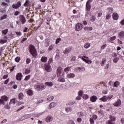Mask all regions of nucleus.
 <instances>
[{
    "label": "nucleus",
    "instance_id": "obj_10",
    "mask_svg": "<svg viewBox=\"0 0 124 124\" xmlns=\"http://www.w3.org/2000/svg\"><path fill=\"white\" fill-rule=\"evenodd\" d=\"M71 51H72V47L70 46L67 48H65L63 51V53L65 54V55H67V54H69Z\"/></svg>",
    "mask_w": 124,
    "mask_h": 124
},
{
    "label": "nucleus",
    "instance_id": "obj_26",
    "mask_svg": "<svg viewBox=\"0 0 124 124\" xmlns=\"http://www.w3.org/2000/svg\"><path fill=\"white\" fill-rule=\"evenodd\" d=\"M84 31H92L93 30V27H84Z\"/></svg>",
    "mask_w": 124,
    "mask_h": 124
},
{
    "label": "nucleus",
    "instance_id": "obj_35",
    "mask_svg": "<svg viewBox=\"0 0 124 124\" xmlns=\"http://www.w3.org/2000/svg\"><path fill=\"white\" fill-rule=\"evenodd\" d=\"M15 98H13L10 100L9 104L10 105H11V104H15Z\"/></svg>",
    "mask_w": 124,
    "mask_h": 124
},
{
    "label": "nucleus",
    "instance_id": "obj_21",
    "mask_svg": "<svg viewBox=\"0 0 124 124\" xmlns=\"http://www.w3.org/2000/svg\"><path fill=\"white\" fill-rule=\"evenodd\" d=\"M99 100L103 101V102H106L107 101V97L106 96H104L102 98H99Z\"/></svg>",
    "mask_w": 124,
    "mask_h": 124
},
{
    "label": "nucleus",
    "instance_id": "obj_3",
    "mask_svg": "<svg viewBox=\"0 0 124 124\" xmlns=\"http://www.w3.org/2000/svg\"><path fill=\"white\" fill-rule=\"evenodd\" d=\"M45 69L47 72H51L52 71V68L49 63H46L45 64Z\"/></svg>",
    "mask_w": 124,
    "mask_h": 124
},
{
    "label": "nucleus",
    "instance_id": "obj_2",
    "mask_svg": "<svg viewBox=\"0 0 124 124\" xmlns=\"http://www.w3.org/2000/svg\"><path fill=\"white\" fill-rule=\"evenodd\" d=\"M93 0H88L86 3V11L88 12L91 11L92 9V5L91 4V2H93Z\"/></svg>",
    "mask_w": 124,
    "mask_h": 124
},
{
    "label": "nucleus",
    "instance_id": "obj_23",
    "mask_svg": "<svg viewBox=\"0 0 124 124\" xmlns=\"http://www.w3.org/2000/svg\"><path fill=\"white\" fill-rule=\"evenodd\" d=\"M56 104L55 102H52L49 105V107H48V109L50 110V109H52L53 107H55L56 106Z\"/></svg>",
    "mask_w": 124,
    "mask_h": 124
},
{
    "label": "nucleus",
    "instance_id": "obj_42",
    "mask_svg": "<svg viewBox=\"0 0 124 124\" xmlns=\"http://www.w3.org/2000/svg\"><path fill=\"white\" fill-rule=\"evenodd\" d=\"M117 36H112L109 38V40H110V41H114V40H115Z\"/></svg>",
    "mask_w": 124,
    "mask_h": 124
},
{
    "label": "nucleus",
    "instance_id": "obj_8",
    "mask_svg": "<svg viewBox=\"0 0 124 124\" xmlns=\"http://www.w3.org/2000/svg\"><path fill=\"white\" fill-rule=\"evenodd\" d=\"M22 5V3L20 1H18L16 4H13L12 5L13 8H15V9H18L19 7H20Z\"/></svg>",
    "mask_w": 124,
    "mask_h": 124
},
{
    "label": "nucleus",
    "instance_id": "obj_53",
    "mask_svg": "<svg viewBox=\"0 0 124 124\" xmlns=\"http://www.w3.org/2000/svg\"><path fill=\"white\" fill-rule=\"evenodd\" d=\"M7 17V15H4L3 16L0 17V20L1 21V20H4V19H6Z\"/></svg>",
    "mask_w": 124,
    "mask_h": 124
},
{
    "label": "nucleus",
    "instance_id": "obj_7",
    "mask_svg": "<svg viewBox=\"0 0 124 124\" xmlns=\"http://www.w3.org/2000/svg\"><path fill=\"white\" fill-rule=\"evenodd\" d=\"M19 20H21V24L22 25H24V24H25V23H26V22L27 21V20H26V17H25V16L23 15H20L19 17H18Z\"/></svg>",
    "mask_w": 124,
    "mask_h": 124
},
{
    "label": "nucleus",
    "instance_id": "obj_19",
    "mask_svg": "<svg viewBox=\"0 0 124 124\" xmlns=\"http://www.w3.org/2000/svg\"><path fill=\"white\" fill-rule=\"evenodd\" d=\"M1 98L3 100V101L5 102H6L8 101L9 98L7 97V96L3 95L1 96Z\"/></svg>",
    "mask_w": 124,
    "mask_h": 124
},
{
    "label": "nucleus",
    "instance_id": "obj_58",
    "mask_svg": "<svg viewBox=\"0 0 124 124\" xmlns=\"http://www.w3.org/2000/svg\"><path fill=\"white\" fill-rule=\"evenodd\" d=\"M54 49V46L53 45H50L48 48V51H52Z\"/></svg>",
    "mask_w": 124,
    "mask_h": 124
},
{
    "label": "nucleus",
    "instance_id": "obj_5",
    "mask_svg": "<svg viewBox=\"0 0 124 124\" xmlns=\"http://www.w3.org/2000/svg\"><path fill=\"white\" fill-rule=\"evenodd\" d=\"M118 38H120V40H124V31H121L118 33L117 35Z\"/></svg>",
    "mask_w": 124,
    "mask_h": 124
},
{
    "label": "nucleus",
    "instance_id": "obj_47",
    "mask_svg": "<svg viewBox=\"0 0 124 124\" xmlns=\"http://www.w3.org/2000/svg\"><path fill=\"white\" fill-rule=\"evenodd\" d=\"M97 13H98V16H97V17H101V16H102V11H98L97 12Z\"/></svg>",
    "mask_w": 124,
    "mask_h": 124
},
{
    "label": "nucleus",
    "instance_id": "obj_6",
    "mask_svg": "<svg viewBox=\"0 0 124 124\" xmlns=\"http://www.w3.org/2000/svg\"><path fill=\"white\" fill-rule=\"evenodd\" d=\"M113 106H115V107H120L122 105V101H121V99H118L115 103L113 104Z\"/></svg>",
    "mask_w": 124,
    "mask_h": 124
},
{
    "label": "nucleus",
    "instance_id": "obj_17",
    "mask_svg": "<svg viewBox=\"0 0 124 124\" xmlns=\"http://www.w3.org/2000/svg\"><path fill=\"white\" fill-rule=\"evenodd\" d=\"M75 77V74L74 73H69L67 75V78H68L69 79H71L72 78H74Z\"/></svg>",
    "mask_w": 124,
    "mask_h": 124
},
{
    "label": "nucleus",
    "instance_id": "obj_49",
    "mask_svg": "<svg viewBox=\"0 0 124 124\" xmlns=\"http://www.w3.org/2000/svg\"><path fill=\"white\" fill-rule=\"evenodd\" d=\"M31 78V75H29L28 76H26L24 80L25 81H28V80H29V79Z\"/></svg>",
    "mask_w": 124,
    "mask_h": 124
},
{
    "label": "nucleus",
    "instance_id": "obj_57",
    "mask_svg": "<svg viewBox=\"0 0 124 124\" xmlns=\"http://www.w3.org/2000/svg\"><path fill=\"white\" fill-rule=\"evenodd\" d=\"M107 47V44H105L103 45L101 47V50H104L105 49V47Z\"/></svg>",
    "mask_w": 124,
    "mask_h": 124
},
{
    "label": "nucleus",
    "instance_id": "obj_45",
    "mask_svg": "<svg viewBox=\"0 0 124 124\" xmlns=\"http://www.w3.org/2000/svg\"><path fill=\"white\" fill-rule=\"evenodd\" d=\"M98 115H100V116H103V115H104L103 111L101 110L98 111Z\"/></svg>",
    "mask_w": 124,
    "mask_h": 124
},
{
    "label": "nucleus",
    "instance_id": "obj_33",
    "mask_svg": "<svg viewBox=\"0 0 124 124\" xmlns=\"http://www.w3.org/2000/svg\"><path fill=\"white\" fill-rule=\"evenodd\" d=\"M105 62H106V58H103L101 63V65L102 66H104V64H105Z\"/></svg>",
    "mask_w": 124,
    "mask_h": 124
},
{
    "label": "nucleus",
    "instance_id": "obj_51",
    "mask_svg": "<svg viewBox=\"0 0 124 124\" xmlns=\"http://www.w3.org/2000/svg\"><path fill=\"white\" fill-rule=\"evenodd\" d=\"M92 119H93L94 120H96L97 119V115H95V114H93L92 115V117H91Z\"/></svg>",
    "mask_w": 124,
    "mask_h": 124
},
{
    "label": "nucleus",
    "instance_id": "obj_38",
    "mask_svg": "<svg viewBox=\"0 0 124 124\" xmlns=\"http://www.w3.org/2000/svg\"><path fill=\"white\" fill-rule=\"evenodd\" d=\"M111 18V14L108 13L106 16V20H109Z\"/></svg>",
    "mask_w": 124,
    "mask_h": 124
},
{
    "label": "nucleus",
    "instance_id": "obj_18",
    "mask_svg": "<svg viewBox=\"0 0 124 124\" xmlns=\"http://www.w3.org/2000/svg\"><path fill=\"white\" fill-rule=\"evenodd\" d=\"M76 70H78L79 72L85 71V67H78L76 68Z\"/></svg>",
    "mask_w": 124,
    "mask_h": 124
},
{
    "label": "nucleus",
    "instance_id": "obj_54",
    "mask_svg": "<svg viewBox=\"0 0 124 124\" xmlns=\"http://www.w3.org/2000/svg\"><path fill=\"white\" fill-rule=\"evenodd\" d=\"M83 99H88L89 98V95L88 94H84L83 95Z\"/></svg>",
    "mask_w": 124,
    "mask_h": 124
},
{
    "label": "nucleus",
    "instance_id": "obj_1",
    "mask_svg": "<svg viewBox=\"0 0 124 124\" xmlns=\"http://www.w3.org/2000/svg\"><path fill=\"white\" fill-rule=\"evenodd\" d=\"M29 52L33 58H36L37 56V51L35 48V46L32 45H30L29 46Z\"/></svg>",
    "mask_w": 124,
    "mask_h": 124
},
{
    "label": "nucleus",
    "instance_id": "obj_44",
    "mask_svg": "<svg viewBox=\"0 0 124 124\" xmlns=\"http://www.w3.org/2000/svg\"><path fill=\"white\" fill-rule=\"evenodd\" d=\"M120 60V58L119 57H115L113 60V62H118V61Z\"/></svg>",
    "mask_w": 124,
    "mask_h": 124
},
{
    "label": "nucleus",
    "instance_id": "obj_28",
    "mask_svg": "<svg viewBox=\"0 0 124 124\" xmlns=\"http://www.w3.org/2000/svg\"><path fill=\"white\" fill-rule=\"evenodd\" d=\"M109 121H111L112 122H115L116 121V117L115 116H113L112 115L109 116Z\"/></svg>",
    "mask_w": 124,
    "mask_h": 124
},
{
    "label": "nucleus",
    "instance_id": "obj_27",
    "mask_svg": "<svg viewBox=\"0 0 124 124\" xmlns=\"http://www.w3.org/2000/svg\"><path fill=\"white\" fill-rule=\"evenodd\" d=\"M121 83H120V82L119 81H115L114 83L113 84V87H115V88H118V87H119V86H120Z\"/></svg>",
    "mask_w": 124,
    "mask_h": 124
},
{
    "label": "nucleus",
    "instance_id": "obj_40",
    "mask_svg": "<svg viewBox=\"0 0 124 124\" xmlns=\"http://www.w3.org/2000/svg\"><path fill=\"white\" fill-rule=\"evenodd\" d=\"M70 69H71L70 67H66V68L64 69V72H66V73H68Z\"/></svg>",
    "mask_w": 124,
    "mask_h": 124
},
{
    "label": "nucleus",
    "instance_id": "obj_60",
    "mask_svg": "<svg viewBox=\"0 0 124 124\" xmlns=\"http://www.w3.org/2000/svg\"><path fill=\"white\" fill-rule=\"evenodd\" d=\"M77 122L78 123H81V122H82V118H80V117L78 118L77 119Z\"/></svg>",
    "mask_w": 124,
    "mask_h": 124
},
{
    "label": "nucleus",
    "instance_id": "obj_64",
    "mask_svg": "<svg viewBox=\"0 0 124 124\" xmlns=\"http://www.w3.org/2000/svg\"><path fill=\"white\" fill-rule=\"evenodd\" d=\"M120 24L122 25V26H124V19H123V20H122L120 21Z\"/></svg>",
    "mask_w": 124,
    "mask_h": 124
},
{
    "label": "nucleus",
    "instance_id": "obj_37",
    "mask_svg": "<svg viewBox=\"0 0 124 124\" xmlns=\"http://www.w3.org/2000/svg\"><path fill=\"white\" fill-rule=\"evenodd\" d=\"M7 32H8V29H5V30H3L2 31V33L4 35H5L7 34Z\"/></svg>",
    "mask_w": 124,
    "mask_h": 124
},
{
    "label": "nucleus",
    "instance_id": "obj_4",
    "mask_svg": "<svg viewBox=\"0 0 124 124\" xmlns=\"http://www.w3.org/2000/svg\"><path fill=\"white\" fill-rule=\"evenodd\" d=\"M76 30L78 31H79L83 30V24H82L80 23H78L76 25Z\"/></svg>",
    "mask_w": 124,
    "mask_h": 124
},
{
    "label": "nucleus",
    "instance_id": "obj_25",
    "mask_svg": "<svg viewBox=\"0 0 124 124\" xmlns=\"http://www.w3.org/2000/svg\"><path fill=\"white\" fill-rule=\"evenodd\" d=\"M84 47V48H85V49H88V48H90V47H91V43H85Z\"/></svg>",
    "mask_w": 124,
    "mask_h": 124
},
{
    "label": "nucleus",
    "instance_id": "obj_55",
    "mask_svg": "<svg viewBox=\"0 0 124 124\" xmlns=\"http://www.w3.org/2000/svg\"><path fill=\"white\" fill-rule=\"evenodd\" d=\"M82 94H83V91L80 90L79 91H78V95H79V96H82Z\"/></svg>",
    "mask_w": 124,
    "mask_h": 124
},
{
    "label": "nucleus",
    "instance_id": "obj_22",
    "mask_svg": "<svg viewBox=\"0 0 124 124\" xmlns=\"http://www.w3.org/2000/svg\"><path fill=\"white\" fill-rule=\"evenodd\" d=\"M45 85L48 87H53L54 86V84L52 82H46Z\"/></svg>",
    "mask_w": 124,
    "mask_h": 124
},
{
    "label": "nucleus",
    "instance_id": "obj_12",
    "mask_svg": "<svg viewBox=\"0 0 124 124\" xmlns=\"http://www.w3.org/2000/svg\"><path fill=\"white\" fill-rule=\"evenodd\" d=\"M23 75L21 73H17L16 75V79L17 81H21L22 80V77Z\"/></svg>",
    "mask_w": 124,
    "mask_h": 124
},
{
    "label": "nucleus",
    "instance_id": "obj_11",
    "mask_svg": "<svg viewBox=\"0 0 124 124\" xmlns=\"http://www.w3.org/2000/svg\"><path fill=\"white\" fill-rule=\"evenodd\" d=\"M62 67H58L57 70V77H60L61 74H62Z\"/></svg>",
    "mask_w": 124,
    "mask_h": 124
},
{
    "label": "nucleus",
    "instance_id": "obj_15",
    "mask_svg": "<svg viewBox=\"0 0 124 124\" xmlns=\"http://www.w3.org/2000/svg\"><path fill=\"white\" fill-rule=\"evenodd\" d=\"M112 18L113 20H117L119 19V15L117 13H113L112 15Z\"/></svg>",
    "mask_w": 124,
    "mask_h": 124
},
{
    "label": "nucleus",
    "instance_id": "obj_43",
    "mask_svg": "<svg viewBox=\"0 0 124 124\" xmlns=\"http://www.w3.org/2000/svg\"><path fill=\"white\" fill-rule=\"evenodd\" d=\"M107 124H115V122L114 121H112V120H108L107 123Z\"/></svg>",
    "mask_w": 124,
    "mask_h": 124
},
{
    "label": "nucleus",
    "instance_id": "obj_20",
    "mask_svg": "<svg viewBox=\"0 0 124 124\" xmlns=\"http://www.w3.org/2000/svg\"><path fill=\"white\" fill-rule=\"evenodd\" d=\"M58 81V82H61V83H64V82H65V79L62 77H59Z\"/></svg>",
    "mask_w": 124,
    "mask_h": 124
},
{
    "label": "nucleus",
    "instance_id": "obj_52",
    "mask_svg": "<svg viewBox=\"0 0 124 124\" xmlns=\"http://www.w3.org/2000/svg\"><path fill=\"white\" fill-rule=\"evenodd\" d=\"M31 59L27 58L26 59V63H27V64H29L31 63Z\"/></svg>",
    "mask_w": 124,
    "mask_h": 124
},
{
    "label": "nucleus",
    "instance_id": "obj_34",
    "mask_svg": "<svg viewBox=\"0 0 124 124\" xmlns=\"http://www.w3.org/2000/svg\"><path fill=\"white\" fill-rule=\"evenodd\" d=\"M53 99H54L53 96H50L49 97H48L47 98V101H53Z\"/></svg>",
    "mask_w": 124,
    "mask_h": 124
},
{
    "label": "nucleus",
    "instance_id": "obj_13",
    "mask_svg": "<svg viewBox=\"0 0 124 124\" xmlns=\"http://www.w3.org/2000/svg\"><path fill=\"white\" fill-rule=\"evenodd\" d=\"M97 100V97L95 95H93L90 97V101L92 102H96Z\"/></svg>",
    "mask_w": 124,
    "mask_h": 124
},
{
    "label": "nucleus",
    "instance_id": "obj_50",
    "mask_svg": "<svg viewBox=\"0 0 124 124\" xmlns=\"http://www.w3.org/2000/svg\"><path fill=\"white\" fill-rule=\"evenodd\" d=\"M96 19V18L95 17V16H93L91 17L90 21H91V22H94V21H95Z\"/></svg>",
    "mask_w": 124,
    "mask_h": 124
},
{
    "label": "nucleus",
    "instance_id": "obj_14",
    "mask_svg": "<svg viewBox=\"0 0 124 124\" xmlns=\"http://www.w3.org/2000/svg\"><path fill=\"white\" fill-rule=\"evenodd\" d=\"M78 58L79 59H81L83 62H86V63H92V61L86 60L81 56H78Z\"/></svg>",
    "mask_w": 124,
    "mask_h": 124
},
{
    "label": "nucleus",
    "instance_id": "obj_63",
    "mask_svg": "<svg viewBox=\"0 0 124 124\" xmlns=\"http://www.w3.org/2000/svg\"><path fill=\"white\" fill-rule=\"evenodd\" d=\"M51 62H53V58H49V60H48V63L49 64L50 63H51Z\"/></svg>",
    "mask_w": 124,
    "mask_h": 124
},
{
    "label": "nucleus",
    "instance_id": "obj_56",
    "mask_svg": "<svg viewBox=\"0 0 124 124\" xmlns=\"http://www.w3.org/2000/svg\"><path fill=\"white\" fill-rule=\"evenodd\" d=\"M94 119L92 118V117L90 118V122L91 124H94Z\"/></svg>",
    "mask_w": 124,
    "mask_h": 124
},
{
    "label": "nucleus",
    "instance_id": "obj_32",
    "mask_svg": "<svg viewBox=\"0 0 124 124\" xmlns=\"http://www.w3.org/2000/svg\"><path fill=\"white\" fill-rule=\"evenodd\" d=\"M15 61L16 62H19L20 61H21V57H20L19 56H17L16 57L15 59Z\"/></svg>",
    "mask_w": 124,
    "mask_h": 124
},
{
    "label": "nucleus",
    "instance_id": "obj_61",
    "mask_svg": "<svg viewBox=\"0 0 124 124\" xmlns=\"http://www.w3.org/2000/svg\"><path fill=\"white\" fill-rule=\"evenodd\" d=\"M25 117L26 119H30V118H31V114H26Z\"/></svg>",
    "mask_w": 124,
    "mask_h": 124
},
{
    "label": "nucleus",
    "instance_id": "obj_31",
    "mask_svg": "<svg viewBox=\"0 0 124 124\" xmlns=\"http://www.w3.org/2000/svg\"><path fill=\"white\" fill-rule=\"evenodd\" d=\"M108 13L112 14V13H113V11H114V9H113L112 7H110L108 8Z\"/></svg>",
    "mask_w": 124,
    "mask_h": 124
},
{
    "label": "nucleus",
    "instance_id": "obj_41",
    "mask_svg": "<svg viewBox=\"0 0 124 124\" xmlns=\"http://www.w3.org/2000/svg\"><path fill=\"white\" fill-rule=\"evenodd\" d=\"M29 3H30V1L29 0H27L24 4V6H26V7L29 6Z\"/></svg>",
    "mask_w": 124,
    "mask_h": 124
},
{
    "label": "nucleus",
    "instance_id": "obj_24",
    "mask_svg": "<svg viewBox=\"0 0 124 124\" xmlns=\"http://www.w3.org/2000/svg\"><path fill=\"white\" fill-rule=\"evenodd\" d=\"M47 60H48V59L47 58V57L43 56L41 58V62H47Z\"/></svg>",
    "mask_w": 124,
    "mask_h": 124
},
{
    "label": "nucleus",
    "instance_id": "obj_59",
    "mask_svg": "<svg viewBox=\"0 0 124 124\" xmlns=\"http://www.w3.org/2000/svg\"><path fill=\"white\" fill-rule=\"evenodd\" d=\"M16 35H18V36H21V35H22V32L16 31Z\"/></svg>",
    "mask_w": 124,
    "mask_h": 124
},
{
    "label": "nucleus",
    "instance_id": "obj_16",
    "mask_svg": "<svg viewBox=\"0 0 124 124\" xmlns=\"http://www.w3.org/2000/svg\"><path fill=\"white\" fill-rule=\"evenodd\" d=\"M53 121V117L51 116H47L46 119V123H50Z\"/></svg>",
    "mask_w": 124,
    "mask_h": 124
},
{
    "label": "nucleus",
    "instance_id": "obj_62",
    "mask_svg": "<svg viewBox=\"0 0 124 124\" xmlns=\"http://www.w3.org/2000/svg\"><path fill=\"white\" fill-rule=\"evenodd\" d=\"M27 39H28L27 38H23L21 41V43H24L25 41H27Z\"/></svg>",
    "mask_w": 124,
    "mask_h": 124
},
{
    "label": "nucleus",
    "instance_id": "obj_48",
    "mask_svg": "<svg viewBox=\"0 0 124 124\" xmlns=\"http://www.w3.org/2000/svg\"><path fill=\"white\" fill-rule=\"evenodd\" d=\"M5 104V102L2 99H0V106L4 105Z\"/></svg>",
    "mask_w": 124,
    "mask_h": 124
},
{
    "label": "nucleus",
    "instance_id": "obj_30",
    "mask_svg": "<svg viewBox=\"0 0 124 124\" xmlns=\"http://www.w3.org/2000/svg\"><path fill=\"white\" fill-rule=\"evenodd\" d=\"M27 93L29 95H32V94H33V92H32V90H28L27 91Z\"/></svg>",
    "mask_w": 124,
    "mask_h": 124
},
{
    "label": "nucleus",
    "instance_id": "obj_29",
    "mask_svg": "<svg viewBox=\"0 0 124 124\" xmlns=\"http://www.w3.org/2000/svg\"><path fill=\"white\" fill-rule=\"evenodd\" d=\"M18 98L20 100H22L24 98V94L23 93H19L18 94Z\"/></svg>",
    "mask_w": 124,
    "mask_h": 124
},
{
    "label": "nucleus",
    "instance_id": "obj_39",
    "mask_svg": "<svg viewBox=\"0 0 124 124\" xmlns=\"http://www.w3.org/2000/svg\"><path fill=\"white\" fill-rule=\"evenodd\" d=\"M74 104H75V101H71L68 103L69 106H71L72 105H74Z\"/></svg>",
    "mask_w": 124,
    "mask_h": 124
},
{
    "label": "nucleus",
    "instance_id": "obj_46",
    "mask_svg": "<svg viewBox=\"0 0 124 124\" xmlns=\"http://www.w3.org/2000/svg\"><path fill=\"white\" fill-rule=\"evenodd\" d=\"M60 41H62V39L61 38H58L56 39L55 43L56 44H59Z\"/></svg>",
    "mask_w": 124,
    "mask_h": 124
},
{
    "label": "nucleus",
    "instance_id": "obj_36",
    "mask_svg": "<svg viewBox=\"0 0 124 124\" xmlns=\"http://www.w3.org/2000/svg\"><path fill=\"white\" fill-rule=\"evenodd\" d=\"M65 111H66V112H67V113H69V112H71V111H72V109L70 107L66 108H65Z\"/></svg>",
    "mask_w": 124,
    "mask_h": 124
},
{
    "label": "nucleus",
    "instance_id": "obj_9",
    "mask_svg": "<svg viewBox=\"0 0 124 124\" xmlns=\"http://www.w3.org/2000/svg\"><path fill=\"white\" fill-rule=\"evenodd\" d=\"M36 88L37 89V91H42L46 88L45 85L43 84L36 85Z\"/></svg>",
    "mask_w": 124,
    "mask_h": 124
}]
</instances>
